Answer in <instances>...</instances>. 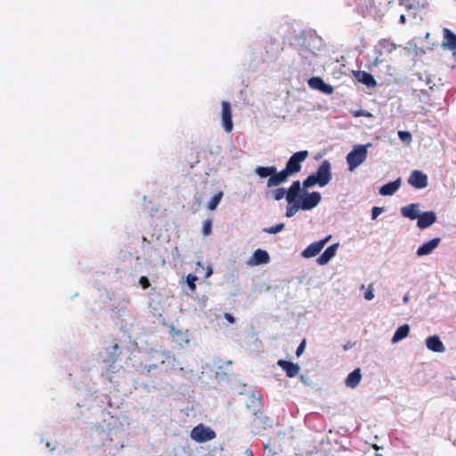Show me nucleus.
Here are the masks:
<instances>
[{
  "label": "nucleus",
  "instance_id": "obj_46",
  "mask_svg": "<svg viewBox=\"0 0 456 456\" xmlns=\"http://www.w3.org/2000/svg\"><path fill=\"white\" fill-rule=\"evenodd\" d=\"M376 456H382V455H380V454H376Z\"/></svg>",
  "mask_w": 456,
  "mask_h": 456
},
{
  "label": "nucleus",
  "instance_id": "obj_45",
  "mask_svg": "<svg viewBox=\"0 0 456 456\" xmlns=\"http://www.w3.org/2000/svg\"><path fill=\"white\" fill-rule=\"evenodd\" d=\"M403 301H404V302H407V301H408V297H403Z\"/></svg>",
  "mask_w": 456,
  "mask_h": 456
},
{
  "label": "nucleus",
  "instance_id": "obj_21",
  "mask_svg": "<svg viewBox=\"0 0 456 456\" xmlns=\"http://www.w3.org/2000/svg\"><path fill=\"white\" fill-rule=\"evenodd\" d=\"M361 379H362L361 369L357 368V369L354 370L351 373H349V375L346 379L345 384L347 387L354 388L359 385Z\"/></svg>",
  "mask_w": 456,
  "mask_h": 456
},
{
  "label": "nucleus",
  "instance_id": "obj_31",
  "mask_svg": "<svg viewBox=\"0 0 456 456\" xmlns=\"http://www.w3.org/2000/svg\"><path fill=\"white\" fill-rule=\"evenodd\" d=\"M170 334L172 336V338H178V337H181V338L185 342V343H188L189 342V339L185 338V336L183 335V333L179 330H176L175 327H171L170 329Z\"/></svg>",
  "mask_w": 456,
  "mask_h": 456
},
{
  "label": "nucleus",
  "instance_id": "obj_18",
  "mask_svg": "<svg viewBox=\"0 0 456 456\" xmlns=\"http://www.w3.org/2000/svg\"><path fill=\"white\" fill-rule=\"evenodd\" d=\"M442 45L444 49L451 51L456 50V35L449 28L444 29V41Z\"/></svg>",
  "mask_w": 456,
  "mask_h": 456
},
{
  "label": "nucleus",
  "instance_id": "obj_35",
  "mask_svg": "<svg viewBox=\"0 0 456 456\" xmlns=\"http://www.w3.org/2000/svg\"><path fill=\"white\" fill-rule=\"evenodd\" d=\"M198 280L197 276L193 275V274H189L187 276V283H188V286L190 287V289L191 290H194L195 288H196V285H195V281Z\"/></svg>",
  "mask_w": 456,
  "mask_h": 456
},
{
  "label": "nucleus",
  "instance_id": "obj_42",
  "mask_svg": "<svg viewBox=\"0 0 456 456\" xmlns=\"http://www.w3.org/2000/svg\"><path fill=\"white\" fill-rule=\"evenodd\" d=\"M352 346H353V344H351L350 342H348V343H346V345H344L343 349H344L345 351H346V350L350 349Z\"/></svg>",
  "mask_w": 456,
  "mask_h": 456
},
{
  "label": "nucleus",
  "instance_id": "obj_39",
  "mask_svg": "<svg viewBox=\"0 0 456 456\" xmlns=\"http://www.w3.org/2000/svg\"><path fill=\"white\" fill-rule=\"evenodd\" d=\"M140 285L142 287V289H148L151 286L150 281L147 277L142 276L139 280Z\"/></svg>",
  "mask_w": 456,
  "mask_h": 456
},
{
  "label": "nucleus",
  "instance_id": "obj_34",
  "mask_svg": "<svg viewBox=\"0 0 456 456\" xmlns=\"http://www.w3.org/2000/svg\"><path fill=\"white\" fill-rule=\"evenodd\" d=\"M283 228H284V224L281 223V224H276L275 226L265 228V232L267 233L273 234V233H277V232H281Z\"/></svg>",
  "mask_w": 456,
  "mask_h": 456
},
{
  "label": "nucleus",
  "instance_id": "obj_12",
  "mask_svg": "<svg viewBox=\"0 0 456 456\" xmlns=\"http://www.w3.org/2000/svg\"><path fill=\"white\" fill-rule=\"evenodd\" d=\"M277 364L286 372L289 378H294L299 373L300 367L297 363L280 359Z\"/></svg>",
  "mask_w": 456,
  "mask_h": 456
},
{
  "label": "nucleus",
  "instance_id": "obj_30",
  "mask_svg": "<svg viewBox=\"0 0 456 456\" xmlns=\"http://www.w3.org/2000/svg\"><path fill=\"white\" fill-rule=\"evenodd\" d=\"M212 232V220L207 219L202 224V233L204 236H208Z\"/></svg>",
  "mask_w": 456,
  "mask_h": 456
},
{
  "label": "nucleus",
  "instance_id": "obj_3",
  "mask_svg": "<svg viewBox=\"0 0 456 456\" xmlns=\"http://www.w3.org/2000/svg\"><path fill=\"white\" fill-rule=\"evenodd\" d=\"M368 146H370V144H357L354 146L353 150L347 154L346 162L348 164L349 171H354L357 167L365 161L368 155Z\"/></svg>",
  "mask_w": 456,
  "mask_h": 456
},
{
  "label": "nucleus",
  "instance_id": "obj_11",
  "mask_svg": "<svg viewBox=\"0 0 456 456\" xmlns=\"http://www.w3.org/2000/svg\"><path fill=\"white\" fill-rule=\"evenodd\" d=\"M322 196L318 191L307 193L302 200L300 204L301 209L310 210L315 208L321 201Z\"/></svg>",
  "mask_w": 456,
  "mask_h": 456
},
{
  "label": "nucleus",
  "instance_id": "obj_19",
  "mask_svg": "<svg viewBox=\"0 0 456 456\" xmlns=\"http://www.w3.org/2000/svg\"><path fill=\"white\" fill-rule=\"evenodd\" d=\"M396 48L394 42L389 39H382L379 42L377 52L379 56L393 53Z\"/></svg>",
  "mask_w": 456,
  "mask_h": 456
},
{
  "label": "nucleus",
  "instance_id": "obj_32",
  "mask_svg": "<svg viewBox=\"0 0 456 456\" xmlns=\"http://www.w3.org/2000/svg\"><path fill=\"white\" fill-rule=\"evenodd\" d=\"M398 137L401 139V141L404 142H411L412 140V136L410 132L408 131H399L398 132Z\"/></svg>",
  "mask_w": 456,
  "mask_h": 456
},
{
  "label": "nucleus",
  "instance_id": "obj_26",
  "mask_svg": "<svg viewBox=\"0 0 456 456\" xmlns=\"http://www.w3.org/2000/svg\"><path fill=\"white\" fill-rule=\"evenodd\" d=\"M222 197H223V192L222 191H219L218 193L215 194L210 199V200L208 202L207 208L209 210H212V211L215 210L216 208V207L218 206Z\"/></svg>",
  "mask_w": 456,
  "mask_h": 456
},
{
  "label": "nucleus",
  "instance_id": "obj_36",
  "mask_svg": "<svg viewBox=\"0 0 456 456\" xmlns=\"http://www.w3.org/2000/svg\"><path fill=\"white\" fill-rule=\"evenodd\" d=\"M353 116L355 118L358 117H366V118H371L372 114L367 110H360L353 112Z\"/></svg>",
  "mask_w": 456,
  "mask_h": 456
},
{
  "label": "nucleus",
  "instance_id": "obj_15",
  "mask_svg": "<svg viewBox=\"0 0 456 456\" xmlns=\"http://www.w3.org/2000/svg\"><path fill=\"white\" fill-rule=\"evenodd\" d=\"M270 261V256L267 251L264 249H256L254 251L252 256L250 257L248 264L251 265H259L263 264H267Z\"/></svg>",
  "mask_w": 456,
  "mask_h": 456
},
{
  "label": "nucleus",
  "instance_id": "obj_38",
  "mask_svg": "<svg viewBox=\"0 0 456 456\" xmlns=\"http://www.w3.org/2000/svg\"><path fill=\"white\" fill-rule=\"evenodd\" d=\"M383 211V208L373 207L371 209V218L376 219Z\"/></svg>",
  "mask_w": 456,
  "mask_h": 456
},
{
  "label": "nucleus",
  "instance_id": "obj_5",
  "mask_svg": "<svg viewBox=\"0 0 456 456\" xmlns=\"http://www.w3.org/2000/svg\"><path fill=\"white\" fill-rule=\"evenodd\" d=\"M190 436L197 443H206L215 439L216 435L210 428L199 424L191 429Z\"/></svg>",
  "mask_w": 456,
  "mask_h": 456
},
{
  "label": "nucleus",
  "instance_id": "obj_29",
  "mask_svg": "<svg viewBox=\"0 0 456 456\" xmlns=\"http://www.w3.org/2000/svg\"><path fill=\"white\" fill-rule=\"evenodd\" d=\"M301 208L300 204L294 202V204H289L287 206L285 216L287 217L293 216L297 211Z\"/></svg>",
  "mask_w": 456,
  "mask_h": 456
},
{
  "label": "nucleus",
  "instance_id": "obj_17",
  "mask_svg": "<svg viewBox=\"0 0 456 456\" xmlns=\"http://www.w3.org/2000/svg\"><path fill=\"white\" fill-rule=\"evenodd\" d=\"M428 349L436 353H443L445 347L438 336H431L426 339Z\"/></svg>",
  "mask_w": 456,
  "mask_h": 456
},
{
  "label": "nucleus",
  "instance_id": "obj_6",
  "mask_svg": "<svg viewBox=\"0 0 456 456\" xmlns=\"http://www.w3.org/2000/svg\"><path fill=\"white\" fill-rule=\"evenodd\" d=\"M255 173L261 178H268L267 181V187H275L281 183H283V181H277L273 180V178H276V176L279 175V172L277 171V168L274 166L271 167H261L258 166L255 169Z\"/></svg>",
  "mask_w": 456,
  "mask_h": 456
},
{
  "label": "nucleus",
  "instance_id": "obj_41",
  "mask_svg": "<svg viewBox=\"0 0 456 456\" xmlns=\"http://www.w3.org/2000/svg\"><path fill=\"white\" fill-rule=\"evenodd\" d=\"M224 317L225 318V320L228 321V322H230L231 324H233L235 322V318L231 314H228V313H225L224 314Z\"/></svg>",
  "mask_w": 456,
  "mask_h": 456
},
{
  "label": "nucleus",
  "instance_id": "obj_37",
  "mask_svg": "<svg viewBox=\"0 0 456 456\" xmlns=\"http://www.w3.org/2000/svg\"><path fill=\"white\" fill-rule=\"evenodd\" d=\"M373 297V284H370L367 291L364 293V298L367 300H371Z\"/></svg>",
  "mask_w": 456,
  "mask_h": 456
},
{
  "label": "nucleus",
  "instance_id": "obj_24",
  "mask_svg": "<svg viewBox=\"0 0 456 456\" xmlns=\"http://www.w3.org/2000/svg\"><path fill=\"white\" fill-rule=\"evenodd\" d=\"M410 333V326L408 324L401 325L397 330H395L392 342L397 343L401 341L402 339L405 338Z\"/></svg>",
  "mask_w": 456,
  "mask_h": 456
},
{
  "label": "nucleus",
  "instance_id": "obj_7",
  "mask_svg": "<svg viewBox=\"0 0 456 456\" xmlns=\"http://www.w3.org/2000/svg\"><path fill=\"white\" fill-rule=\"evenodd\" d=\"M221 106H222V126L225 132L230 133L233 127L232 107H231L230 102H226V101H223L221 103Z\"/></svg>",
  "mask_w": 456,
  "mask_h": 456
},
{
  "label": "nucleus",
  "instance_id": "obj_20",
  "mask_svg": "<svg viewBox=\"0 0 456 456\" xmlns=\"http://www.w3.org/2000/svg\"><path fill=\"white\" fill-rule=\"evenodd\" d=\"M301 183L300 181H295L292 183L290 187L289 188L287 194H286V200L288 203L291 204L296 202V199L299 197V192L301 191Z\"/></svg>",
  "mask_w": 456,
  "mask_h": 456
},
{
  "label": "nucleus",
  "instance_id": "obj_8",
  "mask_svg": "<svg viewBox=\"0 0 456 456\" xmlns=\"http://www.w3.org/2000/svg\"><path fill=\"white\" fill-rule=\"evenodd\" d=\"M330 235L322 240L311 243L306 248L302 251V256L305 258L314 257L318 255L324 248L325 244L330 240Z\"/></svg>",
  "mask_w": 456,
  "mask_h": 456
},
{
  "label": "nucleus",
  "instance_id": "obj_28",
  "mask_svg": "<svg viewBox=\"0 0 456 456\" xmlns=\"http://www.w3.org/2000/svg\"><path fill=\"white\" fill-rule=\"evenodd\" d=\"M367 86H374L376 85V81L373 76L367 72H362V78L360 79Z\"/></svg>",
  "mask_w": 456,
  "mask_h": 456
},
{
  "label": "nucleus",
  "instance_id": "obj_2",
  "mask_svg": "<svg viewBox=\"0 0 456 456\" xmlns=\"http://www.w3.org/2000/svg\"><path fill=\"white\" fill-rule=\"evenodd\" d=\"M309 152L307 151H300L294 153L288 160L285 167L279 172L276 178L273 180L283 181L285 183L289 175L299 173L302 168V163L307 159Z\"/></svg>",
  "mask_w": 456,
  "mask_h": 456
},
{
  "label": "nucleus",
  "instance_id": "obj_44",
  "mask_svg": "<svg viewBox=\"0 0 456 456\" xmlns=\"http://www.w3.org/2000/svg\"><path fill=\"white\" fill-rule=\"evenodd\" d=\"M211 273H212V270L208 271L207 276L211 275Z\"/></svg>",
  "mask_w": 456,
  "mask_h": 456
},
{
  "label": "nucleus",
  "instance_id": "obj_25",
  "mask_svg": "<svg viewBox=\"0 0 456 456\" xmlns=\"http://www.w3.org/2000/svg\"><path fill=\"white\" fill-rule=\"evenodd\" d=\"M118 349L119 346L117 343L114 344L110 348H108L106 353L109 354V358L107 360H104V362H107L110 364L115 363L118 358Z\"/></svg>",
  "mask_w": 456,
  "mask_h": 456
},
{
  "label": "nucleus",
  "instance_id": "obj_43",
  "mask_svg": "<svg viewBox=\"0 0 456 456\" xmlns=\"http://www.w3.org/2000/svg\"><path fill=\"white\" fill-rule=\"evenodd\" d=\"M400 23L404 24L406 22V18L403 14L400 16Z\"/></svg>",
  "mask_w": 456,
  "mask_h": 456
},
{
  "label": "nucleus",
  "instance_id": "obj_33",
  "mask_svg": "<svg viewBox=\"0 0 456 456\" xmlns=\"http://www.w3.org/2000/svg\"><path fill=\"white\" fill-rule=\"evenodd\" d=\"M273 194L275 200H281L286 196L287 192L285 188H278L273 191Z\"/></svg>",
  "mask_w": 456,
  "mask_h": 456
},
{
  "label": "nucleus",
  "instance_id": "obj_4",
  "mask_svg": "<svg viewBox=\"0 0 456 456\" xmlns=\"http://www.w3.org/2000/svg\"><path fill=\"white\" fill-rule=\"evenodd\" d=\"M250 428L255 435H262L265 430L273 428V420L262 411L258 410L252 415Z\"/></svg>",
  "mask_w": 456,
  "mask_h": 456
},
{
  "label": "nucleus",
  "instance_id": "obj_27",
  "mask_svg": "<svg viewBox=\"0 0 456 456\" xmlns=\"http://www.w3.org/2000/svg\"><path fill=\"white\" fill-rule=\"evenodd\" d=\"M355 4L359 8L362 9V12L369 11L370 8L374 7L375 2L374 0H355Z\"/></svg>",
  "mask_w": 456,
  "mask_h": 456
},
{
  "label": "nucleus",
  "instance_id": "obj_40",
  "mask_svg": "<svg viewBox=\"0 0 456 456\" xmlns=\"http://www.w3.org/2000/svg\"><path fill=\"white\" fill-rule=\"evenodd\" d=\"M305 348V339H304L300 343V345L297 346V351H296L297 356H300L304 353Z\"/></svg>",
  "mask_w": 456,
  "mask_h": 456
},
{
  "label": "nucleus",
  "instance_id": "obj_16",
  "mask_svg": "<svg viewBox=\"0 0 456 456\" xmlns=\"http://www.w3.org/2000/svg\"><path fill=\"white\" fill-rule=\"evenodd\" d=\"M441 240L440 238H434L425 243H423L418 249H417V256H422L430 254L435 248H436L440 243Z\"/></svg>",
  "mask_w": 456,
  "mask_h": 456
},
{
  "label": "nucleus",
  "instance_id": "obj_1",
  "mask_svg": "<svg viewBox=\"0 0 456 456\" xmlns=\"http://www.w3.org/2000/svg\"><path fill=\"white\" fill-rule=\"evenodd\" d=\"M331 165L329 160H323L315 173L308 175L303 182L305 188H310L316 184L321 187L327 185L331 180Z\"/></svg>",
  "mask_w": 456,
  "mask_h": 456
},
{
  "label": "nucleus",
  "instance_id": "obj_14",
  "mask_svg": "<svg viewBox=\"0 0 456 456\" xmlns=\"http://www.w3.org/2000/svg\"><path fill=\"white\" fill-rule=\"evenodd\" d=\"M436 221V216L433 211L424 212L419 215L417 225L419 229H426Z\"/></svg>",
  "mask_w": 456,
  "mask_h": 456
},
{
  "label": "nucleus",
  "instance_id": "obj_13",
  "mask_svg": "<svg viewBox=\"0 0 456 456\" xmlns=\"http://www.w3.org/2000/svg\"><path fill=\"white\" fill-rule=\"evenodd\" d=\"M338 246V243H334L329 246L316 259L317 264L320 265H327L335 256Z\"/></svg>",
  "mask_w": 456,
  "mask_h": 456
},
{
  "label": "nucleus",
  "instance_id": "obj_22",
  "mask_svg": "<svg viewBox=\"0 0 456 456\" xmlns=\"http://www.w3.org/2000/svg\"><path fill=\"white\" fill-rule=\"evenodd\" d=\"M400 185H401L400 179H397V180H395L394 182L386 183V184H384L383 186L380 187L379 193L382 196L393 195L399 189Z\"/></svg>",
  "mask_w": 456,
  "mask_h": 456
},
{
  "label": "nucleus",
  "instance_id": "obj_23",
  "mask_svg": "<svg viewBox=\"0 0 456 456\" xmlns=\"http://www.w3.org/2000/svg\"><path fill=\"white\" fill-rule=\"evenodd\" d=\"M418 208V204H410L401 208V214L406 218L414 220L419 217Z\"/></svg>",
  "mask_w": 456,
  "mask_h": 456
},
{
  "label": "nucleus",
  "instance_id": "obj_9",
  "mask_svg": "<svg viewBox=\"0 0 456 456\" xmlns=\"http://www.w3.org/2000/svg\"><path fill=\"white\" fill-rule=\"evenodd\" d=\"M408 183L416 189H424L428 186V176L419 170L411 172Z\"/></svg>",
  "mask_w": 456,
  "mask_h": 456
},
{
  "label": "nucleus",
  "instance_id": "obj_10",
  "mask_svg": "<svg viewBox=\"0 0 456 456\" xmlns=\"http://www.w3.org/2000/svg\"><path fill=\"white\" fill-rule=\"evenodd\" d=\"M308 86L313 88L319 90L326 94H331L334 92V88L331 85L326 84L323 79L320 77H313L308 80Z\"/></svg>",
  "mask_w": 456,
  "mask_h": 456
}]
</instances>
